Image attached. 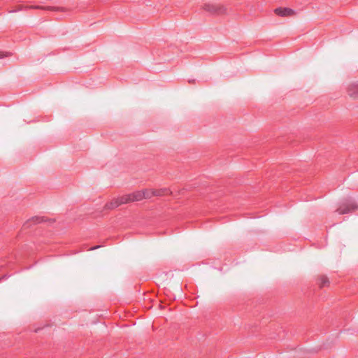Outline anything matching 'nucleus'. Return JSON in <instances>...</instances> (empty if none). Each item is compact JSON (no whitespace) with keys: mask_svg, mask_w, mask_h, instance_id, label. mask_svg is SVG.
<instances>
[{"mask_svg":"<svg viewBox=\"0 0 358 358\" xmlns=\"http://www.w3.org/2000/svg\"><path fill=\"white\" fill-rule=\"evenodd\" d=\"M202 9L212 15H224L227 13V7L220 3H206L202 6Z\"/></svg>","mask_w":358,"mask_h":358,"instance_id":"obj_1","label":"nucleus"},{"mask_svg":"<svg viewBox=\"0 0 358 358\" xmlns=\"http://www.w3.org/2000/svg\"><path fill=\"white\" fill-rule=\"evenodd\" d=\"M358 208V206L355 202L353 201H346L341 204L339 208L336 210V211L341 214H347L351 212L356 210Z\"/></svg>","mask_w":358,"mask_h":358,"instance_id":"obj_2","label":"nucleus"},{"mask_svg":"<svg viewBox=\"0 0 358 358\" xmlns=\"http://www.w3.org/2000/svg\"><path fill=\"white\" fill-rule=\"evenodd\" d=\"M274 13L280 17H289L295 15V11L289 8H277L274 10Z\"/></svg>","mask_w":358,"mask_h":358,"instance_id":"obj_3","label":"nucleus"},{"mask_svg":"<svg viewBox=\"0 0 358 358\" xmlns=\"http://www.w3.org/2000/svg\"><path fill=\"white\" fill-rule=\"evenodd\" d=\"M348 94L354 99L358 98V84L353 83L348 86Z\"/></svg>","mask_w":358,"mask_h":358,"instance_id":"obj_4","label":"nucleus"},{"mask_svg":"<svg viewBox=\"0 0 358 358\" xmlns=\"http://www.w3.org/2000/svg\"><path fill=\"white\" fill-rule=\"evenodd\" d=\"M131 201H139L144 199L143 193L142 190L141 191H136L131 194H130Z\"/></svg>","mask_w":358,"mask_h":358,"instance_id":"obj_5","label":"nucleus"},{"mask_svg":"<svg viewBox=\"0 0 358 358\" xmlns=\"http://www.w3.org/2000/svg\"><path fill=\"white\" fill-rule=\"evenodd\" d=\"M120 206L117 198L113 199L110 202L106 203L105 210H113Z\"/></svg>","mask_w":358,"mask_h":358,"instance_id":"obj_6","label":"nucleus"},{"mask_svg":"<svg viewBox=\"0 0 358 358\" xmlns=\"http://www.w3.org/2000/svg\"><path fill=\"white\" fill-rule=\"evenodd\" d=\"M117 200L120 206L132 202L130 194L119 196L117 197Z\"/></svg>","mask_w":358,"mask_h":358,"instance_id":"obj_7","label":"nucleus"},{"mask_svg":"<svg viewBox=\"0 0 358 358\" xmlns=\"http://www.w3.org/2000/svg\"><path fill=\"white\" fill-rule=\"evenodd\" d=\"M318 285L320 288L328 286L329 285V278L326 275H320L318 278Z\"/></svg>","mask_w":358,"mask_h":358,"instance_id":"obj_8","label":"nucleus"},{"mask_svg":"<svg viewBox=\"0 0 358 358\" xmlns=\"http://www.w3.org/2000/svg\"><path fill=\"white\" fill-rule=\"evenodd\" d=\"M171 193V192L167 188L154 189L155 196H162L164 195L170 194Z\"/></svg>","mask_w":358,"mask_h":358,"instance_id":"obj_9","label":"nucleus"},{"mask_svg":"<svg viewBox=\"0 0 358 358\" xmlns=\"http://www.w3.org/2000/svg\"><path fill=\"white\" fill-rule=\"evenodd\" d=\"M144 196V199H150L152 196H155L154 189H145L142 190Z\"/></svg>","mask_w":358,"mask_h":358,"instance_id":"obj_10","label":"nucleus"},{"mask_svg":"<svg viewBox=\"0 0 358 358\" xmlns=\"http://www.w3.org/2000/svg\"><path fill=\"white\" fill-rule=\"evenodd\" d=\"M30 8H35V9H45V10H54V11H57V10H59V8H56V7H41V6H32Z\"/></svg>","mask_w":358,"mask_h":358,"instance_id":"obj_11","label":"nucleus"},{"mask_svg":"<svg viewBox=\"0 0 358 358\" xmlns=\"http://www.w3.org/2000/svg\"><path fill=\"white\" fill-rule=\"evenodd\" d=\"M44 221L45 220H44L43 217H32L31 220H29V222H31L34 223H40V222H42Z\"/></svg>","mask_w":358,"mask_h":358,"instance_id":"obj_12","label":"nucleus"},{"mask_svg":"<svg viewBox=\"0 0 358 358\" xmlns=\"http://www.w3.org/2000/svg\"><path fill=\"white\" fill-rule=\"evenodd\" d=\"M8 55V53H6V54L0 53V59H1V58H3V57H7Z\"/></svg>","mask_w":358,"mask_h":358,"instance_id":"obj_13","label":"nucleus"},{"mask_svg":"<svg viewBox=\"0 0 358 358\" xmlns=\"http://www.w3.org/2000/svg\"><path fill=\"white\" fill-rule=\"evenodd\" d=\"M99 247H100L99 245H97L94 248H92L91 250H94V249L99 248Z\"/></svg>","mask_w":358,"mask_h":358,"instance_id":"obj_14","label":"nucleus"},{"mask_svg":"<svg viewBox=\"0 0 358 358\" xmlns=\"http://www.w3.org/2000/svg\"><path fill=\"white\" fill-rule=\"evenodd\" d=\"M22 6H19V8H18L17 10H21V9H22Z\"/></svg>","mask_w":358,"mask_h":358,"instance_id":"obj_15","label":"nucleus"}]
</instances>
